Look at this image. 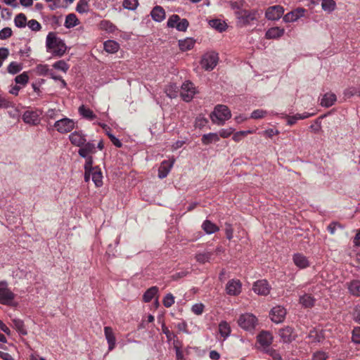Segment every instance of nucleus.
I'll use <instances>...</instances> for the list:
<instances>
[{"instance_id":"f257e3e1","label":"nucleus","mask_w":360,"mask_h":360,"mask_svg":"<svg viewBox=\"0 0 360 360\" xmlns=\"http://www.w3.org/2000/svg\"><path fill=\"white\" fill-rule=\"evenodd\" d=\"M46 44L47 51L51 52L54 56L61 57L67 51L64 41L51 32L47 35Z\"/></svg>"},{"instance_id":"f03ea898","label":"nucleus","mask_w":360,"mask_h":360,"mask_svg":"<svg viewBox=\"0 0 360 360\" xmlns=\"http://www.w3.org/2000/svg\"><path fill=\"white\" fill-rule=\"evenodd\" d=\"M237 19V25L240 27H246L252 25L253 21H257L260 16V13L255 10H238L235 11Z\"/></svg>"},{"instance_id":"7ed1b4c3","label":"nucleus","mask_w":360,"mask_h":360,"mask_svg":"<svg viewBox=\"0 0 360 360\" xmlns=\"http://www.w3.org/2000/svg\"><path fill=\"white\" fill-rule=\"evenodd\" d=\"M231 117L230 110L226 105H217L210 114V118L214 124L219 126L224 125L225 122Z\"/></svg>"},{"instance_id":"20e7f679","label":"nucleus","mask_w":360,"mask_h":360,"mask_svg":"<svg viewBox=\"0 0 360 360\" xmlns=\"http://www.w3.org/2000/svg\"><path fill=\"white\" fill-rule=\"evenodd\" d=\"M238 324L244 330L252 333L258 325V319L251 313H245L239 316Z\"/></svg>"},{"instance_id":"39448f33","label":"nucleus","mask_w":360,"mask_h":360,"mask_svg":"<svg viewBox=\"0 0 360 360\" xmlns=\"http://www.w3.org/2000/svg\"><path fill=\"white\" fill-rule=\"evenodd\" d=\"M15 295L11 290L6 281H0V303L12 306Z\"/></svg>"},{"instance_id":"423d86ee","label":"nucleus","mask_w":360,"mask_h":360,"mask_svg":"<svg viewBox=\"0 0 360 360\" xmlns=\"http://www.w3.org/2000/svg\"><path fill=\"white\" fill-rule=\"evenodd\" d=\"M219 60L218 54L215 52H207L205 53L201 59L200 64L205 70H212L217 65Z\"/></svg>"},{"instance_id":"0eeeda50","label":"nucleus","mask_w":360,"mask_h":360,"mask_svg":"<svg viewBox=\"0 0 360 360\" xmlns=\"http://www.w3.org/2000/svg\"><path fill=\"white\" fill-rule=\"evenodd\" d=\"M75 122L73 120L65 117L56 121L54 127L61 134H65L71 131L75 127Z\"/></svg>"},{"instance_id":"6e6552de","label":"nucleus","mask_w":360,"mask_h":360,"mask_svg":"<svg viewBox=\"0 0 360 360\" xmlns=\"http://www.w3.org/2000/svg\"><path fill=\"white\" fill-rule=\"evenodd\" d=\"M195 94V87L192 82L187 81L183 83L180 95L184 101L189 102L191 101Z\"/></svg>"},{"instance_id":"1a4fd4ad","label":"nucleus","mask_w":360,"mask_h":360,"mask_svg":"<svg viewBox=\"0 0 360 360\" xmlns=\"http://www.w3.org/2000/svg\"><path fill=\"white\" fill-rule=\"evenodd\" d=\"M284 11L283 7L280 5L271 6L266 10L265 17L269 20L276 21L281 18Z\"/></svg>"},{"instance_id":"9d476101","label":"nucleus","mask_w":360,"mask_h":360,"mask_svg":"<svg viewBox=\"0 0 360 360\" xmlns=\"http://www.w3.org/2000/svg\"><path fill=\"white\" fill-rule=\"evenodd\" d=\"M39 113L34 110H26L22 117L24 122L30 125H37L39 122Z\"/></svg>"},{"instance_id":"9b49d317","label":"nucleus","mask_w":360,"mask_h":360,"mask_svg":"<svg viewBox=\"0 0 360 360\" xmlns=\"http://www.w3.org/2000/svg\"><path fill=\"white\" fill-rule=\"evenodd\" d=\"M306 9L303 8H297L288 13H286L283 20L285 22H293L304 15Z\"/></svg>"},{"instance_id":"f8f14e48","label":"nucleus","mask_w":360,"mask_h":360,"mask_svg":"<svg viewBox=\"0 0 360 360\" xmlns=\"http://www.w3.org/2000/svg\"><path fill=\"white\" fill-rule=\"evenodd\" d=\"M286 315V310L281 306L274 307L270 313L271 319L276 323L283 322Z\"/></svg>"},{"instance_id":"ddd939ff","label":"nucleus","mask_w":360,"mask_h":360,"mask_svg":"<svg viewBox=\"0 0 360 360\" xmlns=\"http://www.w3.org/2000/svg\"><path fill=\"white\" fill-rule=\"evenodd\" d=\"M252 290L259 295H267L270 292V286L266 280H259L254 283Z\"/></svg>"},{"instance_id":"4468645a","label":"nucleus","mask_w":360,"mask_h":360,"mask_svg":"<svg viewBox=\"0 0 360 360\" xmlns=\"http://www.w3.org/2000/svg\"><path fill=\"white\" fill-rule=\"evenodd\" d=\"M71 143L77 147H82L86 143V135L81 131H75L69 136Z\"/></svg>"},{"instance_id":"2eb2a0df","label":"nucleus","mask_w":360,"mask_h":360,"mask_svg":"<svg viewBox=\"0 0 360 360\" xmlns=\"http://www.w3.org/2000/svg\"><path fill=\"white\" fill-rule=\"evenodd\" d=\"M242 285L239 280H231L226 286V293L229 295H237L241 292Z\"/></svg>"},{"instance_id":"dca6fc26","label":"nucleus","mask_w":360,"mask_h":360,"mask_svg":"<svg viewBox=\"0 0 360 360\" xmlns=\"http://www.w3.org/2000/svg\"><path fill=\"white\" fill-rule=\"evenodd\" d=\"M96 146L92 142H86L79 148L78 153L82 158L91 157L90 154L96 153Z\"/></svg>"},{"instance_id":"f3484780","label":"nucleus","mask_w":360,"mask_h":360,"mask_svg":"<svg viewBox=\"0 0 360 360\" xmlns=\"http://www.w3.org/2000/svg\"><path fill=\"white\" fill-rule=\"evenodd\" d=\"M279 335L284 342H291L295 339L293 328L290 326L281 329Z\"/></svg>"},{"instance_id":"a211bd4d","label":"nucleus","mask_w":360,"mask_h":360,"mask_svg":"<svg viewBox=\"0 0 360 360\" xmlns=\"http://www.w3.org/2000/svg\"><path fill=\"white\" fill-rule=\"evenodd\" d=\"M292 260L295 265L300 269H305L310 265L308 259L301 253L294 254Z\"/></svg>"},{"instance_id":"6ab92c4d","label":"nucleus","mask_w":360,"mask_h":360,"mask_svg":"<svg viewBox=\"0 0 360 360\" xmlns=\"http://www.w3.org/2000/svg\"><path fill=\"white\" fill-rule=\"evenodd\" d=\"M258 342L263 347H268L270 346L273 341L272 335L268 331L261 332L257 337Z\"/></svg>"},{"instance_id":"aec40b11","label":"nucleus","mask_w":360,"mask_h":360,"mask_svg":"<svg viewBox=\"0 0 360 360\" xmlns=\"http://www.w3.org/2000/svg\"><path fill=\"white\" fill-rule=\"evenodd\" d=\"M285 33V30L279 27H273L269 28L265 34L267 39H276L281 37Z\"/></svg>"},{"instance_id":"412c9836","label":"nucleus","mask_w":360,"mask_h":360,"mask_svg":"<svg viewBox=\"0 0 360 360\" xmlns=\"http://www.w3.org/2000/svg\"><path fill=\"white\" fill-rule=\"evenodd\" d=\"M104 333L108 344V350L111 351L115 348L116 344V339L112 329L109 326H105L104 328Z\"/></svg>"},{"instance_id":"4be33fe9","label":"nucleus","mask_w":360,"mask_h":360,"mask_svg":"<svg viewBox=\"0 0 360 360\" xmlns=\"http://www.w3.org/2000/svg\"><path fill=\"white\" fill-rule=\"evenodd\" d=\"M173 161L167 160H165L161 163L158 169V177L160 179H164L167 176L173 166Z\"/></svg>"},{"instance_id":"5701e85b","label":"nucleus","mask_w":360,"mask_h":360,"mask_svg":"<svg viewBox=\"0 0 360 360\" xmlns=\"http://www.w3.org/2000/svg\"><path fill=\"white\" fill-rule=\"evenodd\" d=\"M349 292L354 297H360V280H352L347 283Z\"/></svg>"},{"instance_id":"b1692460","label":"nucleus","mask_w":360,"mask_h":360,"mask_svg":"<svg viewBox=\"0 0 360 360\" xmlns=\"http://www.w3.org/2000/svg\"><path fill=\"white\" fill-rule=\"evenodd\" d=\"M152 18L156 22H162L165 18V12L162 7L155 6L150 13Z\"/></svg>"},{"instance_id":"393cba45","label":"nucleus","mask_w":360,"mask_h":360,"mask_svg":"<svg viewBox=\"0 0 360 360\" xmlns=\"http://www.w3.org/2000/svg\"><path fill=\"white\" fill-rule=\"evenodd\" d=\"M314 113L304 112L302 114H296L293 116H286L287 122L289 125L295 124L297 120H304L313 116Z\"/></svg>"},{"instance_id":"a878e982","label":"nucleus","mask_w":360,"mask_h":360,"mask_svg":"<svg viewBox=\"0 0 360 360\" xmlns=\"http://www.w3.org/2000/svg\"><path fill=\"white\" fill-rule=\"evenodd\" d=\"M94 171L91 172V179L96 187H100L103 184V175L101 169L95 167Z\"/></svg>"},{"instance_id":"bb28decb","label":"nucleus","mask_w":360,"mask_h":360,"mask_svg":"<svg viewBox=\"0 0 360 360\" xmlns=\"http://www.w3.org/2000/svg\"><path fill=\"white\" fill-rule=\"evenodd\" d=\"M316 300L309 294H304L300 297V303L305 308L312 307Z\"/></svg>"},{"instance_id":"cd10ccee","label":"nucleus","mask_w":360,"mask_h":360,"mask_svg":"<svg viewBox=\"0 0 360 360\" xmlns=\"http://www.w3.org/2000/svg\"><path fill=\"white\" fill-rule=\"evenodd\" d=\"M208 23L210 27L220 32L225 31L227 27L226 23L221 19H212Z\"/></svg>"},{"instance_id":"c85d7f7f","label":"nucleus","mask_w":360,"mask_h":360,"mask_svg":"<svg viewBox=\"0 0 360 360\" xmlns=\"http://www.w3.org/2000/svg\"><path fill=\"white\" fill-rule=\"evenodd\" d=\"M336 96L333 93H326L321 99V104L322 106L328 108L332 106L336 101Z\"/></svg>"},{"instance_id":"c756f323","label":"nucleus","mask_w":360,"mask_h":360,"mask_svg":"<svg viewBox=\"0 0 360 360\" xmlns=\"http://www.w3.org/2000/svg\"><path fill=\"white\" fill-rule=\"evenodd\" d=\"M202 143L204 145H209L212 143H215L219 141L218 133H209L203 134L201 139Z\"/></svg>"},{"instance_id":"7c9ffc66","label":"nucleus","mask_w":360,"mask_h":360,"mask_svg":"<svg viewBox=\"0 0 360 360\" xmlns=\"http://www.w3.org/2000/svg\"><path fill=\"white\" fill-rule=\"evenodd\" d=\"M195 40L193 38H186L179 41V49L182 51H186L193 49L195 44Z\"/></svg>"},{"instance_id":"2f4dec72","label":"nucleus","mask_w":360,"mask_h":360,"mask_svg":"<svg viewBox=\"0 0 360 360\" xmlns=\"http://www.w3.org/2000/svg\"><path fill=\"white\" fill-rule=\"evenodd\" d=\"M202 229L207 234H212L219 231V227L210 220H205L202 224Z\"/></svg>"},{"instance_id":"473e14b6","label":"nucleus","mask_w":360,"mask_h":360,"mask_svg":"<svg viewBox=\"0 0 360 360\" xmlns=\"http://www.w3.org/2000/svg\"><path fill=\"white\" fill-rule=\"evenodd\" d=\"M103 46L105 51L110 53H116L120 48L119 44L113 40L106 41Z\"/></svg>"},{"instance_id":"72a5a7b5","label":"nucleus","mask_w":360,"mask_h":360,"mask_svg":"<svg viewBox=\"0 0 360 360\" xmlns=\"http://www.w3.org/2000/svg\"><path fill=\"white\" fill-rule=\"evenodd\" d=\"M78 110L80 115L89 120H93L96 117L94 112L91 109L86 108L84 105L80 106Z\"/></svg>"},{"instance_id":"f704fd0d","label":"nucleus","mask_w":360,"mask_h":360,"mask_svg":"<svg viewBox=\"0 0 360 360\" xmlns=\"http://www.w3.org/2000/svg\"><path fill=\"white\" fill-rule=\"evenodd\" d=\"M219 332L224 339L229 337L231 333L229 324L225 321H221L219 324Z\"/></svg>"},{"instance_id":"c9c22d12","label":"nucleus","mask_w":360,"mask_h":360,"mask_svg":"<svg viewBox=\"0 0 360 360\" xmlns=\"http://www.w3.org/2000/svg\"><path fill=\"white\" fill-rule=\"evenodd\" d=\"M158 292V288L156 286H153L148 289L143 294V300L145 302H149L155 296Z\"/></svg>"},{"instance_id":"e433bc0d","label":"nucleus","mask_w":360,"mask_h":360,"mask_svg":"<svg viewBox=\"0 0 360 360\" xmlns=\"http://www.w3.org/2000/svg\"><path fill=\"white\" fill-rule=\"evenodd\" d=\"M78 24V19L75 14L70 13L66 16L65 26L67 28H72Z\"/></svg>"},{"instance_id":"4c0bfd02","label":"nucleus","mask_w":360,"mask_h":360,"mask_svg":"<svg viewBox=\"0 0 360 360\" xmlns=\"http://www.w3.org/2000/svg\"><path fill=\"white\" fill-rule=\"evenodd\" d=\"M321 8L324 11L331 13L336 8L335 1L334 0H322Z\"/></svg>"},{"instance_id":"58836bf2","label":"nucleus","mask_w":360,"mask_h":360,"mask_svg":"<svg viewBox=\"0 0 360 360\" xmlns=\"http://www.w3.org/2000/svg\"><path fill=\"white\" fill-rule=\"evenodd\" d=\"M179 86L175 84L168 85L165 89V93L170 98H176L178 96Z\"/></svg>"},{"instance_id":"ea45409f","label":"nucleus","mask_w":360,"mask_h":360,"mask_svg":"<svg viewBox=\"0 0 360 360\" xmlns=\"http://www.w3.org/2000/svg\"><path fill=\"white\" fill-rule=\"evenodd\" d=\"M212 255V252L209 251L199 252L196 254L195 259L199 263L204 264L205 262H210Z\"/></svg>"},{"instance_id":"a19ab883","label":"nucleus","mask_w":360,"mask_h":360,"mask_svg":"<svg viewBox=\"0 0 360 360\" xmlns=\"http://www.w3.org/2000/svg\"><path fill=\"white\" fill-rule=\"evenodd\" d=\"M13 324L16 330L21 335H26L27 330L25 328L24 323L19 319H13Z\"/></svg>"},{"instance_id":"79ce46f5","label":"nucleus","mask_w":360,"mask_h":360,"mask_svg":"<svg viewBox=\"0 0 360 360\" xmlns=\"http://www.w3.org/2000/svg\"><path fill=\"white\" fill-rule=\"evenodd\" d=\"M14 22L15 26L18 27H25L27 24L26 16L23 13L17 15L14 18Z\"/></svg>"},{"instance_id":"37998d69","label":"nucleus","mask_w":360,"mask_h":360,"mask_svg":"<svg viewBox=\"0 0 360 360\" xmlns=\"http://www.w3.org/2000/svg\"><path fill=\"white\" fill-rule=\"evenodd\" d=\"M22 70V65L17 62H11L8 66V72L12 75L17 74Z\"/></svg>"},{"instance_id":"c03bdc74","label":"nucleus","mask_w":360,"mask_h":360,"mask_svg":"<svg viewBox=\"0 0 360 360\" xmlns=\"http://www.w3.org/2000/svg\"><path fill=\"white\" fill-rule=\"evenodd\" d=\"M123 7L128 10H135L138 5V0H124L122 3Z\"/></svg>"},{"instance_id":"a18cd8bd","label":"nucleus","mask_w":360,"mask_h":360,"mask_svg":"<svg viewBox=\"0 0 360 360\" xmlns=\"http://www.w3.org/2000/svg\"><path fill=\"white\" fill-rule=\"evenodd\" d=\"M53 67L55 69L61 70L64 72H66L70 68L69 65L65 61H64L63 60L56 62L53 65Z\"/></svg>"},{"instance_id":"49530a36","label":"nucleus","mask_w":360,"mask_h":360,"mask_svg":"<svg viewBox=\"0 0 360 360\" xmlns=\"http://www.w3.org/2000/svg\"><path fill=\"white\" fill-rule=\"evenodd\" d=\"M29 80V77L27 72H24L22 74L18 75L15 78V82L18 84H21L22 86L25 85Z\"/></svg>"},{"instance_id":"de8ad7c7","label":"nucleus","mask_w":360,"mask_h":360,"mask_svg":"<svg viewBox=\"0 0 360 360\" xmlns=\"http://www.w3.org/2000/svg\"><path fill=\"white\" fill-rule=\"evenodd\" d=\"M89 9L88 2L86 0H80L76 8V11L79 13H84Z\"/></svg>"},{"instance_id":"09e8293b","label":"nucleus","mask_w":360,"mask_h":360,"mask_svg":"<svg viewBox=\"0 0 360 360\" xmlns=\"http://www.w3.org/2000/svg\"><path fill=\"white\" fill-rule=\"evenodd\" d=\"M344 95L346 98H350L354 95H360V90L357 87H349L345 90Z\"/></svg>"},{"instance_id":"8fccbe9b","label":"nucleus","mask_w":360,"mask_h":360,"mask_svg":"<svg viewBox=\"0 0 360 360\" xmlns=\"http://www.w3.org/2000/svg\"><path fill=\"white\" fill-rule=\"evenodd\" d=\"M267 115V111L262 109H257L252 111L250 115L252 119H262Z\"/></svg>"},{"instance_id":"3c124183","label":"nucleus","mask_w":360,"mask_h":360,"mask_svg":"<svg viewBox=\"0 0 360 360\" xmlns=\"http://www.w3.org/2000/svg\"><path fill=\"white\" fill-rule=\"evenodd\" d=\"M163 304L165 307L169 308L172 307L174 303V297L172 294H167L162 300Z\"/></svg>"},{"instance_id":"603ef678","label":"nucleus","mask_w":360,"mask_h":360,"mask_svg":"<svg viewBox=\"0 0 360 360\" xmlns=\"http://www.w3.org/2000/svg\"><path fill=\"white\" fill-rule=\"evenodd\" d=\"M189 25L188 21L186 18L180 19L176 28L178 31L185 32Z\"/></svg>"},{"instance_id":"864d4df0","label":"nucleus","mask_w":360,"mask_h":360,"mask_svg":"<svg viewBox=\"0 0 360 360\" xmlns=\"http://www.w3.org/2000/svg\"><path fill=\"white\" fill-rule=\"evenodd\" d=\"M27 25L31 30L34 32L39 31L41 28L40 23L34 19L29 20Z\"/></svg>"},{"instance_id":"5fc2aeb1","label":"nucleus","mask_w":360,"mask_h":360,"mask_svg":"<svg viewBox=\"0 0 360 360\" xmlns=\"http://www.w3.org/2000/svg\"><path fill=\"white\" fill-rule=\"evenodd\" d=\"M180 17L178 15L174 14L172 16L169 17V18L167 20V26L169 27H176V25H177L179 21L180 20Z\"/></svg>"},{"instance_id":"6e6d98bb","label":"nucleus","mask_w":360,"mask_h":360,"mask_svg":"<svg viewBox=\"0 0 360 360\" xmlns=\"http://www.w3.org/2000/svg\"><path fill=\"white\" fill-rule=\"evenodd\" d=\"M51 70L47 65H39L37 67V72L40 75L48 76Z\"/></svg>"},{"instance_id":"4d7b16f0","label":"nucleus","mask_w":360,"mask_h":360,"mask_svg":"<svg viewBox=\"0 0 360 360\" xmlns=\"http://www.w3.org/2000/svg\"><path fill=\"white\" fill-rule=\"evenodd\" d=\"M101 27L108 32H113L116 30V27L110 22L104 20L101 22Z\"/></svg>"},{"instance_id":"13d9d810","label":"nucleus","mask_w":360,"mask_h":360,"mask_svg":"<svg viewBox=\"0 0 360 360\" xmlns=\"http://www.w3.org/2000/svg\"><path fill=\"white\" fill-rule=\"evenodd\" d=\"M234 131L235 129L232 127L229 129H222L219 131L218 134L219 137L228 138L234 132Z\"/></svg>"},{"instance_id":"bf43d9fd","label":"nucleus","mask_w":360,"mask_h":360,"mask_svg":"<svg viewBox=\"0 0 360 360\" xmlns=\"http://www.w3.org/2000/svg\"><path fill=\"white\" fill-rule=\"evenodd\" d=\"M86 159V162H85V164H84V171L85 172H91L92 171H94V168L95 167H93L92 165H93V158L92 157H87V158H84Z\"/></svg>"},{"instance_id":"052dcab7","label":"nucleus","mask_w":360,"mask_h":360,"mask_svg":"<svg viewBox=\"0 0 360 360\" xmlns=\"http://www.w3.org/2000/svg\"><path fill=\"white\" fill-rule=\"evenodd\" d=\"M352 341L356 344H360V327H355L352 330Z\"/></svg>"},{"instance_id":"680f3d73","label":"nucleus","mask_w":360,"mask_h":360,"mask_svg":"<svg viewBox=\"0 0 360 360\" xmlns=\"http://www.w3.org/2000/svg\"><path fill=\"white\" fill-rule=\"evenodd\" d=\"M12 35V30L10 27H5L0 31V39H6Z\"/></svg>"},{"instance_id":"e2e57ef3","label":"nucleus","mask_w":360,"mask_h":360,"mask_svg":"<svg viewBox=\"0 0 360 360\" xmlns=\"http://www.w3.org/2000/svg\"><path fill=\"white\" fill-rule=\"evenodd\" d=\"M328 355L326 352L319 351L314 353L311 360H326Z\"/></svg>"},{"instance_id":"0e129e2a","label":"nucleus","mask_w":360,"mask_h":360,"mask_svg":"<svg viewBox=\"0 0 360 360\" xmlns=\"http://www.w3.org/2000/svg\"><path fill=\"white\" fill-rule=\"evenodd\" d=\"M192 311L196 315H200L204 310V305L201 303L195 304L191 308Z\"/></svg>"},{"instance_id":"69168bd1","label":"nucleus","mask_w":360,"mask_h":360,"mask_svg":"<svg viewBox=\"0 0 360 360\" xmlns=\"http://www.w3.org/2000/svg\"><path fill=\"white\" fill-rule=\"evenodd\" d=\"M208 122V120L204 117H197L195 120V127L200 129L204 127Z\"/></svg>"},{"instance_id":"338daca9","label":"nucleus","mask_w":360,"mask_h":360,"mask_svg":"<svg viewBox=\"0 0 360 360\" xmlns=\"http://www.w3.org/2000/svg\"><path fill=\"white\" fill-rule=\"evenodd\" d=\"M266 352L273 358L274 360H282V356L276 350L269 349Z\"/></svg>"},{"instance_id":"774afa93","label":"nucleus","mask_w":360,"mask_h":360,"mask_svg":"<svg viewBox=\"0 0 360 360\" xmlns=\"http://www.w3.org/2000/svg\"><path fill=\"white\" fill-rule=\"evenodd\" d=\"M162 332L165 334L167 340L170 341L175 335L173 333L170 332L168 328L165 326V323L162 326Z\"/></svg>"}]
</instances>
